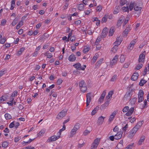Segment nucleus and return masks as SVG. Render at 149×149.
<instances>
[{"mask_svg":"<svg viewBox=\"0 0 149 149\" xmlns=\"http://www.w3.org/2000/svg\"><path fill=\"white\" fill-rule=\"evenodd\" d=\"M123 132L122 130H120L117 132V134L114 136L115 139L118 140L120 139L122 136Z\"/></svg>","mask_w":149,"mask_h":149,"instance_id":"39448f33","label":"nucleus"},{"mask_svg":"<svg viewBox=\"0 0 149 149\" xmlns=\"http://www.w3.org/2000/svg\"><path fill=\"white\" fill-rule=\"evenodd\" d=\"M6 41V39L5 38H2L0 41V43L4 44Z\"/></svg>","mask_w":149,"mask_h":149,"instance_id":"69168bd1","label":"nucleus"},{"mask_svg":"<svg viewBox=\"0 0 149 149\" xmlns=\"http://www.w3.org/2000/svg\"><path fill=\"white\" fill-rule=\"evenodd\" d=\"M100 140L97 138L95 140L91 146V149H96L99 144Z\"/></svg>","mask_w":149,"mask_h":149,"instance_id":"7ed1b4c3","label":"nucleus"},{"mask_svg":"<svg viewBox=\"0 0 149 149\" xmlns=\"http://www.w3.org/2000/svg\"><path fill=\"white\" fill-rule=\"evenodd\" d=\"M105 118L102 116L100 117L97 122V124L99 125H102L104 121Z\"/></svg>","mask_w":149,"mask_h":149,"instance_id":"1a4fd4ad","label":"nucleus"},{"mask_svg":"<svg viewBox=\"0 0 149 149\" xmlns=\"http://www.w3.org/2000/svg\"><path fill=\"white\" fill-rule=\"evenodd\" d=\"M19 18L17 17H16L12 22V25L13 26L15 25L17 23Z\"/></svg>","mask_w":149,"mask_h":149,"instance_id":"f704fd0d","label":"nucleus"},{"mask_svg":"<svg viewBox=\"0 0 149 149\" xmlns=\"http://www.w3.org/2000/svg\"><path fill=\"white\" fill-rule=\"evenodd\" d=\"M122 41V39L121 37L119 36L117 37L116 41L114 42V44H116L118 45H119L120 44L121 42Z\"/></svg>","mask_w":149,"mask_h":149,"instance_id":"2eb2a0df","label":"nucleus"},{"mask_svg":"<svg viewBox=\"0 0 149 149\" xmlns=\"http://www.w3.org/2000/svg\"><path fill=\"white\" fill-rule=\"evenodd\" d=\"M90 132V131L88 130H86L83 132V134L84 136H86Z\"/></svg>","mask_w":149,"mask_h":149,"instance_id":"0e129e2a","label":"nucleus"},{"mask_svg":"<svg viewBox=\"0 0 149 149\" xmlns=\"http://www.w3.org/2000/svg\"><path fill=\"white\" fill-rule=\"evenodd\" d=\"M130 25H128V26L127 27L125 30L124 31L123 33L125 34H127L129 32L130 30Z\"/></svg>","mask_w":149,"mask_h":149,"instance_id":"393cba45","label":"nucleus"},{"mask_svg":"<svg viewBox=\"0 0 149 149\" xmlns=\"http://www.w3.org/2000/svg\"><path fill=\"white\" fill-rule=\"evenodd\" d=\"M66 112L63 110L60 112L57 115V118L58 119H61L66 114Z\"/></svg>","mask_w":149,"mask_h":149,"instance_id":"20e7f679","label":"nucleus"},{"mask_svg":"<svg viewBox=\"0 0 149 149\" xmlns=\"http://www.w3.org/2000/svg\"><path fill=\"white\" fill-rule=\"evenodd\" d=\"M122 9L124 12H129V9L127 6L123 7Z\"/></svg>","mask_w":149,"mask_h":149,"instance_id":"37998d69","label":"nucleus"},{"mask_svg":"<svg viewBox=\"0 0 149 149\" xmlns=\"http://www.w3.org/2000/svg\"><path fill=\"white\" fill-rule=\"evenodd\" d=\"M15 126L14 122L13 121L9 125V127L10 128H12Z\"/></svg>","mask_w":149,"mask_h":149,"instance_id":"338daca9","label":"nucleus"},{"mask_svg":"<svg viewBox=\"0 0 149 149\" xmlns=\"http://www.w3.org/2000/svg\"><path fill=\"white\" fill-rule=\"evenodd\" d=\"M117 78V75H114L111 78V81H116V79Z\"/></svg>","mask_w":149,"mask_h":149,"instance_id":"4d7b16f0","label":"nucleus"},{"mask_svg":"<svg viewBox=\"0 0 149 149\" xmlns=\"http://www.w3.org/2000/svg\"><path fill=\"white\" fill-rule=\"evenodd\" d=\"M114 32V28L113 27H111L109 31V36H112Z\"/></svg>","mask_w":149,"mask_h":149,"instance_id":"2f4dec72","label":"nucleus"},{"mask_svg":"<svg viewBox=\"0 0 149 149\" xmlns=\"http://www.w3.org/2000/svg\"><path fill=\"white\" fill-rule=\"evenodd\" d=\"M10 100H11L9 102H7V103L10 106H12L13 104V101L14 99L13 98L10 97Z\"/></svg>","mask_w":149,"mask_h":149,"instance_id":"de8ad7c7","label":"nucleus"},{"mask_svg":"<svg viewBox=\"0 0 149 149\" xmlns=\"http://www.w3.org/2000/svg\"><path fill=\"white\" fill-rule=\"evenodd\" d=\"M130 63H125L123 65V67L124 68H127L128 67Z\"/></svg>","mask_w":149,"mask_h":149,"instance_id":"774afa93","label":"nucleus"},{"mask_svg":"<svg viewBox=\"0 0 149 149\" xmlns=\"http://www.w3.org/2000/svg\"><path fill=\"white\" fill-rule=\"evenodd\" d=\"M114 45H115L111 50V51L113 53H115L117 51L118 48V45L116 44H114Z\"/></svg>","mask_w":149,"mask_h":149,"instance_id":"4be33fe9","label":"nucleus"},{"mask_svg":"<svg viewBox=\"0 0 149 149\" xmlns=\"http://www.w3.org/2000/svg\"><path fill=\"white\" fill-rule=\"evenodd\" d=\"M129 19H130L129 16H127L125 19V22H124L123 23V26H125L126 24L127 23L128 21L129 20Z\"/></svg>","mask_w":149,"mask_h":149,"instance_id":"864d4df0","label":"nucleus"},{"mask_svg":"<svg viewBox=\"0 0 149 149\" xmlns=\"http://www.w3.org/2000/svg\"><path fill=\"white\" fill-rule=\"evenodd\" d=\"M132 95L131 92H127L124 96V98L126 99V100H130Z\"/></svg>","mask_w":149,"mask_h":149,"instance_id":"4468645a","label":"nucleus"},{"mask_svg":"<svg viewBox=\"0 0 149 149\" xmlns=\"http://www.w3.org/2000/svg\"><path fill=\"white\" fill-rule=\"evenodd\" d=\"M145 55L143 53L141 54L139 56L138 59V61L139 63L140 62H144V59L145 58Z\"/></svg>","mask_w":149,"mask_h":149,"instance_id":"f8f14e48","label":"nucleus"},{"mask_svg":"<svg viewBox=\"0 0 149 149\" xmlns=\"http://www.w3.org/2000/svg\"><path fill=\"white\" fill-rule=\"evenodd\" d=\"M79 86L81 91L84 93L86 91L87 88L86 84L84 80H82L79 82Z\"/></svg>","mask_w":149,"mask_h":149,"instance_id":"f03ea898","label":"nucleus"},{"mask_svg":"<svg viewBox=\"0 0 149 149\" xmlns=\"http://www.w3.org/2000/svg\"><path fill=\"white\" fill-rule=\"evenodd\" d=\"M135 5V3L134 2L132 3V2L131 3L129 8V9L130 11H131L133 9V8H134Z\"/></svg>","mask_w":149,"mask_h":149,"instance_id":"ea45409f","label":"nucleus"},{"mask_svg":"<svg viewBox=\"0 0 149 149\" xmlns=\"http://www.w3.org/2000/svg\"><path fill=\"white\" fill-rule=\"evenodd\" d=\"M136 126H135L131 131L130 134V136L133 137L138 130V128H136Z\"/></svg>","mask_w":149,"mask_h":149,"instance_id":"423d86ee","label":"nucleus"},{"mask_svg":"<svg viewBox=\"0 0 149 149\" xmlns=\"http://www.w3.org/2000/svg\"><path fill=\"white\" fill-rule=\"evenodd\" d=\"M125 60V57L124 55H121L120 56V62L121 63H123Z\"/></svg>","mask_w":149,"mask_h":149,"instance_id":"c9c22d12","label":"nucleus"},{"mask_svg":"<svg viewBox=\"0 0 149 149\" xmlns=\"http://www.w3.org/2000/svg\"><path fill=\"white\" fill-rule=\"evenodd\" d=\"M60 137V136L59 135H58L57 136H51L50 139H49V140H50V141H55L56 140L58 139Z\"/></svg>","mask_w":149,"mask_h":149,"instance_id":"6ab92c4d","label":"nucleus"},{"mask_svg":"<svg viewBox=\"0 0 149 149\" xmlns=\"http://www.w3.org/2000/svg\"><path fill=\"white\" fill-rule=\"evenodd\" d=\"M102 8V7L101 5H99L97 6L96 8V10L97 11H100Z\"/></svg>","mask_w":149,"mask_h":149,"instance_id":"bf43d9fd","label":"nucleus"},{"mask_svg":"<svg viewBox=\"0 0 149 149\" xmlns=\"http://www.w3.org/2000/svg\"><path fill=\"white\" fill-rule=\"evenodd\" d=\"M129 108L128 106H126L124 107L123 110V112H126L127 111L125 114L127 116H129L132 115L134 111V107H131L129 110Z\"/></svg>","mask_w":149,"mask_h":149,"instance_id":"f257e3e1","label":"nucleus"},{"mask_svg":"<svg viewBox=\"0 0 149 149\" xmlns=\"http://www.w3.org/2000/svg\"><path fill=\"white\" fill-rule=\"evenodd\" d=\"M101 37H102L101 36L100 37H97L95 42V45H98L101 40Z\"/></svg>","mask_w":149,"mask_h":149,"instance_id":"a19ab883","label":"nucleus"},{"mask_svg":"<svg viewBox=\"0 0 149 149\" xmlns=\"http://www.w3.org/2000/svg\"><path fill=\"white\" fill-rule=\"evenodd\" d=\"M134 143L129 144L127 146L125 149H132L134 147Z\"/></svg>","mask_w":149,"mask_h":149,"instance_id":"e433bc0d","label":"nucleus"},{"mask_svg":"<svg viewBox=\"0 0 149 149\" xmlns=\"http://www.w3.org/2000/svg\"><path fill=\"white\" fill-rule=\"evenodd\" d=\"M103 59H100L98 61H97L96 63V66H99L102 63V61H103Z\"/></svg>","mask_w":149,"mask_h":149,"instance_id":"49530a36","label":"nucleus"},{"mask_svg":"<svg viewBox=\"0 0 149 149\" xmlns=\"http://www.w3.org/2000/svg\"><path fill=\"white\" fill-rule=\"evenodd\" d=\"M119 130V128L117 125H116L113 129V132H116Z\"/></svg>","mask_w":149,"mask_h":149,"instance_id":"13d9d810","label":"nucleus"},{"mask_svg":"<svg viewBox=\"0 0 149 149\" xmlns=\"http://www.w3.org/2000/svg\"><path fill=\"white\" fill-rule=\"evenodd\" d=\"M116 115V113L114 111L110 116L109 118V120L110 122H111L112 121Z\"/></svg>","mask_w":149,"mask_h":149,"instance_id":"412c9836","label":"nucleus"},{"mask_svg":"<svg viewBox=\"0 0 149 149\" xmlns=\"http://www.w3.org/2000/svg\"><path fill=\"white\" fill-rule=\"evenodd\" d=\"M138 76V74L137 72H135L133 74V75L132 76L131 79L132 80H136Z\"/></svg>","mask_w":149,"mask_h":149,"instance_id":"dca6fc26","label":"nucleus"},{"mask_svg":"<svg viewBox=\"0 0 149 149\" xmlns=\"http://www.w3.org/2000/svg\"><path fill=\"white\" fill-rule=\"evenodd\" d=\"M109 101H107L102 105L100 107V109L101 110H103L105 109L108 106L109 104Z\"/></svg>","mask_w":149,"mask_h":149,"instance_id":"ddd939ff","label":"nucleus"},{"mask_svg":"<svg viewBox=\"0 0 149 149\" xmlns=\"http://www.w3.org/2000/svg\"><path fill=\"white\" fill-rule=\"evenodd\" d=\"M143 66L142 64L141 63H139L138 64L136 67L135 69L136 70H139Z\"/></svg>","mask_w":149,"mask_h":149,"instance_id":"8fccbe9b","label":"nucleus"},{"mask_svg":"<svg viewBox=\"0 0 149 149\" xmlns=\"http://www.w3.org/2000/svg\"><path fill=\"white\" fill-rule=\"evenodd\" d=\"M77 130L73 128L72 129L70 133V137H72L74 134L76 133L77 131Z\"/></svg>","mask_w":149,"mask_h":149,"instance_id":"a878e982","label":"nucleus"},{"mask_svg":"<svg viewBox=\"0 0 149 149\" xmlns=\"http://www.w3.org/2000/svg\"><path fill=\"white\" fill-rule=\"evenodd\" d=\"M98 57V56L97 54H95V56L93 57L92 60V61L93 63H94L95 62Z\"/></svg>","mask_w":149,"mask_h":149,"instance_id":"3c124183","label":"nucleus"},{"mask_svg":"<svg viewBox=\"0 0 149 149\" xmlns=\"http://www.w3.org/2000/svg\"><path fill=\"white\" fill-rule=\"evenodd\" d=\"M80 125L79 123H77L74 126L73 128L77 130L79 128Z\"/></svg>","mask_w":149,"mask_h":149,"instance_id":"6e6d98bb","label":"nucleus"},{"mask_svg":"<svg viewBox=\"0 0 149 149\" xmlns=\"http://www.w3.org/2000/svg\"><path fill=\"white\" fill-rule=\"evenodd\" d=\"M119 8L120 7L119 6H116L113 11V13L116 14L118 13L119 12Z\"/></svg>","mask_w":149,"mask_h":149,"instance_id":"c756f323","label":"nucleus"},{"mask_svg":"<svg viewBox=\"0 0 149 149\" xmlns=\"http://www.w3.org/2000/svg\"><path fill=\"white\" fill-rule=\"evenodd\" d=\"M91 94L90 93H88L86 95V107L89 105L91 101Z\"/></svg>","mask_w":149,"mask_h":149,"instance_id":"0eeeda50","label":"nucleus"},{"mask_svg":"<svg viewBox=\"0 0 149 149\" xmlns=\"http://www.w3.org/2000/svg\"><path fill=\"white\" fill-rule=\"evenodd\" d=\"M5 117L6 120H9L12 118L11 115L8 113H6L5 114Z\"/></svg>","mask_w":149,"mask_h":149,"instance_id":"72a5a7b5","label":"nucleus"},{"mask_svg":"<svg viewBox=\"0 0 149 149\" xmlns=\"http://www.w3.org/2000/svg\"><path fill=\"white\" fill-rule=\"evenodd\" d=\"M146 82L145 80L141 79L139 83V84L140 86H142L146 83Z\"/></svg>","mask_w":149,"mask_h":149,"instance_id":"79ce46f5","label":"nucleus"},{"mask_svg":"<svg viewBox=\"0 0 149 149\" xmlns=\"http://www.w3.org/2000/svg\"><path fill=\"white\" fill-rule=\"evenodd\" d=\"M143 91L142 90H140L138 95V97H143Z\"/></svg>","mask_w":149,"mask_h":149,"instance_id":"58836bf2","label":"nucleus"},{"mask_svg":"<svg viewBox=\"0 0 149 149\" xmlns=\"http://www.w3.org/2000/svg\"><path fill=\"white\" fill-rule=\"evenodd\" d=\"M44 55L45 56H47L48 58H50L53 56L52 54L51 53L49 52V51H47L45 53Z\"/></svg>","mask_w":149,"mask_h":149,"instance_id":"b1692460","label":"nucleus"},{"mask_svg":"<svg viewBox=\"0 0 149 149\" xmlns=\"http://www.w3.org/2000/svg\"><path fill=\"white\" fill-rule=\"evenodd\" d=\"M125 19V17L123 16H122L119 18L118 20L117 24V26L119 27L120 26L122 23H123V21Z\"/></svg>","mask_w":149,"mask_h":149,"instance_id":"6e6552de","label":"nucleus"},{"mask_svg":"<svg viewBox=\"0 0 149 149\" xmlns=\"http://www.w3.org/2000/svg\"><path fill=\"white\" fill-rule=\"evenodd\" d=\"M99 108V106H97L92 111L91 113L92 116H93L95 114L97 111H98Z\"/></svg>","mask_w":149,"mask_h":149,"instance_id":"bb28decb","label":"nucleus"},{"mask_svg":"<svg viewBox=\"0 0 149 149\" xmlns=\"http://www.w3.org/2000/svg\"><path fill=\"white\" fill-rule=\"evenodd\" d=\"M118 57V55H116L111 61L110 64L111 65H114L116 63Z\"/></svg>","mask_w":149,"mask_h":149,"instance_id":"9b49d317","label":"nucleus"},{"mask_svg":"<svg viewBox=\"0 0 149 149\" xmlns=\"http://www.w3.org/2000/svg\"><path fill=\"white\" fill-rule=\"evenodd\" d=\"M106 94V90H104L103 92L100 96V99H102L103 100Z\"/></svg>","mask_w":149,"mask_h":149,"instance_id":"4c0bfd02","label":"nucleus"},{"mask_svg":"<svg viewBox=\"0 0 149 149\" xmlns=\"http://www.w3.org/2000/svg\"><path fill=\"white\" fill-rule=\"evenodd\" d=\"M73 66L77 69L78 70H80V68L81 67V65L79 63H77L74 64Z\"/></svg>","mask_w":149,"mask_h":149,"instance_id":"7c9ffc66","label":"nucleus"},{"mask_svg":"<svg viewBox=\"0 0 149 149\" xmlns=\"http://www.w3.org/2000/svg\"><path fill=\"white\" fill-rule=\"evenodd\" d=\"M24 50V48L23 47H22L20 48L19 51H18V54L19 55H20L22 52H23Z\"/></svg>","mask_w":149,"mask_h":149,"instance_id":"052dcab7","label":"nucleus"},{"mask_svg":"<svg viewBox=\"0 0 149 149\" xmlns=\"http://www.w3.org/2000/svg\"><path fill=\"white\" fill-rule=\"evenodd\" d=\"M127 2L126 0H120V3L121 6H123Z\"/></svg>","mask_w":149,"mask_h":149,"instance_id":"09e8293b","label":"nucleus"},{"mask_svg":"<svg viewBox=\"0 0 149 149\" xmlns=\"http://www.w3.org/2000/svg\"><path fill=\"white\" fill-rule=\"evenodd\" d=\"M7 72V70H6L3 69L0 71V77L3 75L4 74L6 73Z\"/></svg>","mask_w":149,"mask_h":149,"instance_id":"c03bdc74","label":"nucleus"},{"mask_svg":"<svg viewBox=\"0 0 149 149\" xmlns=\"http://www.w3.org/2000/svg\"><path fill=\"white\" fill-rule=\"evenodd\" d=\"M145 137L144 136H142L141 137L139 142L138 144L139 145H141L142 144V143L144 141L145 139Z\"/></svg>","mask_w":149,"mask_h":149,"instance_id":"c85d7f7f","label":"nucleus"},{"mask_svg":"<svg viewBox=\"0 0 149 149\" xmlns=\"http://www.w3.org/2000/svg\"><path fill=\"white\" fill-rule=\"evenodd\" d=\"M8 143L6 141H4L3 143L2 146V147L6 148L8 146Z\"/></svg>","mask_w":149,"mask_h":149,"instance_id":"603ef678","label":"nucleus"},{"mask_svg":"<svg viewBox=\"0 0 149 149\" xmlns=\"http://www.w3.org/2000/svg\"><path fill=\"white\" fill-rule=\"evenodd\" d=\"M76 59V57L75 55L73 54L70 55L68 57V60L70 61H75Z\"/></svg>","mask_w":149,"mask_h":149,"instance_id":"aec40b11","label":"nucleus"},{"mask_svg":"<svg viewBox=\"0 0 149 149\" xmlns=\"http://www.w3.org/2000/svg\"><path fill=\"white\" fill-rule=\"evenodd\" d=\"M54 86L55 85L54 84H52L51 85L46 89V91L47 92H49L50 91V90L54 88Z\"/></svg>","mask_w":149,"mask_h":149,"instance_id":"a18cd8bd","label":"nucleus"},{"mask_svg":"<svg viewBox=\"0 0 149 149\" xmlns=\"http://www.w3.org/2000/svg\"><path fill=\"white\" fill-rule=\"evenodd\" d=\"M89 50V48L87 47H85L83 50L84 52H88Z\"/></svg>","mask_w":149,"mask_h":149,"instance_id":"680f3d73","label":"nucleus"},{"mask_svg":"<svg viewBox=\"0 0 149 149\" xmlns=\"http://www.w3.org/2000/svg\"><path fill=\"white\" fill-rule=\"evenodd\" d=\"M141 9V7H140V6H138V5L135 4L134 6V10L135 11H138L139 13H140Z\"/></svg>","mask_w":149,"mask_h":149,"instance_id":"a211bd4d","label":"nucleus"},{"mask_svg":"<svg viewBox=\"0 0 149 149\" xmlns=\"http://www.w3.org/2000/svg\"><path fill=\"white\" fill-rule=\"evenodd\" d=\"M23 17H22V20L20 21L17 24L20 27H21L23 24Z\"/></svg>","mask_w":149,"mask_h":149,"instance_id":"5fc2aeb1","label":"nucleus"},{"mask_svg":"<svg viewBox=\"0 0 149 149\" xmlns=\"http://www.w3.org/2000/svg\"><path fill=\"white\" fill-rule=\"evenodd\" d=\"M108 15H105L104 17L102 18L101 22L102 23H103L106 22L107 20V19L108 17Z\"/></svg>","mask_w":149,"mask_h":149,"instance_id":"cd10ccee","label":"nucleus"},{"mask_svg":"<svg viewBox=\"0 0 149 149\" xmlns=\"http://www.w3.org/2000/svg\"><path fill=\"white\" fill-rule=\"evenodd\" d=\"M113 93V91H109L108 93V95H107L106 98L107 99H110V98H111L112 95Z\"/></svg>","mask_w":149,"mask_h":149,"instance_id":"5701e85b","label":"nucleus"},{"mask_svg":"<svg viewBox=\"0 0 149 149\" xmlns=\"http://www.w3.org/2000/svg\"><path fill=\"white\" fill-rule=\"evenodd\" d=\"M17 91H14L12 94L11 96L12 97L11 98H13V97H15V96L17 95Z\"/></svg>","mask_w":149,"mask_h":149,"instance_id":"e2e57ef3","label":"nucleus"},{"mask_svg":"<svg viewBox=\"0 0 149 149\" xmlns=\"http://www.w3.org/2000/svg\"><path fill=\"white\" fill-rule=\"evenodd\" d=\"M108 31V29L106 27L104 28L102 33L101 36L102 37L104 38L107 35Z\"/></svg>","mask_w":149,"mask_h":149,"instance_id":"9d476101","label":"nucleus"},{"mask_svg":"<svg viewBox=\"0 0 149 149\" xmlns=\"http://www.w3.org/2000/svg\"><path fill=\"white\" fill-rule=\"evenodd\" d=\"M136 42L135 40H133L130 43V45L128 47V49L130 50H132L133 49Z\"/></svg>","mask_w":149,"mask_h":149,"instance_id":"f3484780","label":"nucleus"},{"mask_svg":"<svg viewBox=\"0 0 149 149\" xmlns=\"http://www.w3.org/2000/svg\"><path fill=\"white\" fill-rule=\"evenodd\" d=\"M143 123V121H141L139 122L135 126H136V128H138V130L142 125Z\"/></svg>","mask_w":149,"mask_h":149,"instance_id":"473e14b6","label":"nucleus"}]
</instances>
